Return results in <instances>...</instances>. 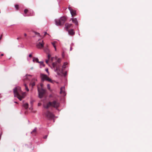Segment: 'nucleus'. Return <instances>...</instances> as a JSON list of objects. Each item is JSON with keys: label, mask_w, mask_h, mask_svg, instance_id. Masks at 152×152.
I'll return each mask as SVG.
<instances>
[{"label": "nucleus", "mask_w": 152, "mask_h": 152, "mask_svg": "<svg viewBox=\"0 0 152 152\" xmlns=\"http://www.w3.org/2000/svg\"><path fill=\"white\" fill-rule=\"evenodd\" d=\"M13 92L15 96L17 97L20 101H21L25 97V93L21 91L20 87L18 86L14 88Z\"/></svg>", "instance_id": "nucleus-1"}, {"label": "nucleus", "mask_w": 152, "mask_h": 152, "mask_svg": "<svg viewBox=\"0 0 152 152\" xmlns=\"http://www.w3.org/2000/svg\"><path fill=\"white\" fill-rule=\"evenodd\" d=\"M60 103L56 100H54L52 102H49L47 104H44L43 107L44 108L48 109L49 107H52L56 109L60 106Z\"/></svg>", "instance_id": "nucleus-2"}, {"label": "nucleus", "mask_w": 152, "mask_h": 152, "mask_svg": "<svg viewBox=\"0 0 152 152\" xmlns=\"http://www.w3.org/2000/svg\"><path fill=\"white\" fill-rule=\"evenodd\" d=\"M55 70L57 72L58 75H61L63 74L64 76H65L66 74V72H64L63 71L65 69V67H55Z\"/></svg>", "instance_id": "nucleus-3"}, {"label": "nucleus", "mask_w": 152, "mask_h": 152, "mask_svg": "<svg viewBox=\"0 0 152 152\" xmlns=\"http://www.w3.org/2000/svg\"><path fill=\"white\" fill-rule=\"evenodd\" d=\"M66 20L65 17H61L59 20H55L56 24L57 26H62Z\"/></svg>", "instance_id": "nucleus-4"}, {"label": "nucleus", "mask_w": 152, "mask_h": 152, "mask_svg": "<svg viewBox=\"0 0 152 152\" xmlns=\"http://www.w3.org/2000/svg\"><path fill=\"white\" fill-rule=\"evenodd\" d=\"M28 76H31V75H27L24 77V78L23 79V81L24 83V86H25V89L26 91H29V89L28 88V87L26 85V83H27L29 80V79L28 77Z\"/></svg>", "instance_id": "nucleus-5"}, {"label": "nucleus", "mask_w": 152, "mask_h": 152, "mask_svg": "<svg viewBox=\"0 0 152 152\" xmlns=\"http://www.w3.org/2000/svg\"><path fill=\"white\" fill-rule=\"evenodd\" d=\"M38 91L39 97L40 98H42L45 93V90L43 88H40L39 87H38Z\"/></svg>", "instance_id": "nucleus-6"}, {"label": "nucleus", "mask_w": 152, "mask_h": 152, "mask_svg": "<svg viewBox=\"0 0 152 152\" xmlns=\"http://www.w3.org/2000/svg\"><path fill=\"white\" fill-rule=\"evenodd\" d=\"M41 76L42 81H44L45 80L51 83H53V81L51 79L48 77L46 75L41 74Z\"/></svg>", "instance_id": "nucleus-7"}, {"label": "nucleus", "mask_w": 152, "mask_h": 152, "mask_svg": "<svg viewBox=\"0 0 152 152\" xmlns=\"http://www.w3.org/2000/svg\"><path fill=\"white\" fill-rule=\"evenodd\" d=\"M46 116L49 119H51L53 118L54 117V115L50 112L49 111H47L45 114Z\"/></svg>", "instance_id": "nucleus-8"}, {"label": "nucleus", "mask_w": 152, "mask_h": 152, "mask_svg": "<svg viewBox=\"0 0 152 152\" xmlns=\"http://www.w3.org/2000/svg\"><path fill=\"white\" fill-rule=\"evenodd\" d=\"M44 52H45L47 54H48V58H49L50 56H51V55L50 54V50L48 49V48H46L44 49Z\"/></svg>", "instance_id": "nucleus-9"}, {"label": "nucleus", "mask_w": 152, "mask_h": 152, "mask_svg": "<svg viewBox=\"0 0 152 152\" xmlns=\"http://www.w3.org/2000/svg\"><path fill=\"white\" fill-rule=\"evenodd\" d=\"M68 9L70 11L71 14L72 15V16H75L76 15V11L72 10L69 7Z\"/></svg>", "instance_id": "nucleus-10"}, {"label": "nucleus", "mask_w": 152, "mask_h": 152, "mask_svg": "<svg viewBox=\"0 0 152 152\" xmlns=\"http://www.w3.org/2000/svg\"><path fill=\"white\" fill-rule=\"evenodd\" d=\"M65 90V88L64 86L61 87V88L60 93L64 96L66 95V93Z\"/></svg>", "instance_id": "nucleus-11"}, {"label": "nucleus", "mask_w": 152, "mask_h": 152, "mask_svg": "<svg viewBox=\"0 0 152 152\" xmlns=\"http://www.w3.org/2000/svg\"><path fill=\"white\" fill-rule=\"evenodd\" d=\"M61 61V59L60 58H57L56 60V61L54 62H53L52 63L53 66H55L57 64L60 63Z\"/></svg>", "instance_id": "nucleus-12"}, {"label": "nucleus", "mask_w": 152, "mask_h": 152, "mask_svg": "<svg viewBox=\"0 0 152 152\" xmlns=\"http://www.w3.org/2000/svg\"><path fill=\"white\" fill-rule=\"evenodd\" d=\"M42 43L39 42L37 45V47L38 48H41L44 47V43L43 42V41H42Z\"/></svg>", "instance_id": "nucleus-13"}, {"label": "nucleus", "mask_w": 152, "mask_h": 152, "mask_svg": "<svg viewBox=\"0 0 152 152\" xmlns=\"http://www.w3.org/2000/svg\"><path fill=\"white\" fill-rule=\"evenodd\" d=\"M57 58V57L56 56L55 57H50L49 58H48V59H49V61H50L51 62H52L53 61H56V60Z\"/></svg>", "instance_id": "nucleus-14"}, {"label": "nucleus", "mask_w": 152, "mask_h": 152, "mask_svg": "<svg viewBox=\"0 0 152 152\" xmlns=\"http://www.w3.org/2000/svg\"><path fill=\"white\" fill-rule=\"evenodd\" d=\"M72 20L73 23H74L76 25H78V22L76 18H72Z\"/></svg>", "instance_id": "nucleus-15"}, {"label": "nucleus", "mask_w": 152, "mask_h": 152, "mask_svg": "<svg viewBox=\"0 0 152 152\" xmlns=\"http://www.w3.org/2000/svg\"><path fill=\"white\" fill-rule=\"evenodd\" d=\"M72 25V24L66 23L65 25V27L67 30L68 29L70 28Z\"/></svg>", "instance_id": "nucleus-16"}, {"label": "nucleus", "mask_w": 152, "mask_h": 152, "mask_svg": "<svg viewBox=\"0 0 152 152\" xmlns=\"http://www.w3.org/2000/svg\"><path fill=\"white\" fill-rule=\"evenodd\" d=\"M68 33L69 34L73 35L75 34V33L73 29H71L68 31Z\"/></svg>", "instance_id": "nucleus-17"}, {"label": "nucleus", "mask_w": 152, "mask_h": 152, "mask_svg": "<svg viewBox=\"0 0 152 152\" xmlns=\"http://www.w3.org/2000/svg\"><path fill=\"white\" fill-rule=\"evenodd\" d=\"M23 106L26 109H27L28 108V103H26L23 104Z\"/></svg>", "instance_id": "nucleus-18"}, {"label": "nucleus", "mask_w": 152, "mask_h": 152, "mask_svg": "<svg viewBox=\"0 0 152 152\" xmlns=\"http://www.w3.org/2000/svg\"><path fill=\"white\" fill-rule=\"evenodd\" d=\"M33 61L34 62L38 63L39 62V59L37 58L33 57Z\"/></svg>", "instance_id": "nucleus-19"}, {"label": "nucleus", "mask_w": 152, "mask_h": 152, "mask_svg": "<svg viewBox=\"0 0 152 152\" xmlns=\"http://www.w3.org/2000/svg\"><path fill=\"white\" fill-rule=\"evenodd\" d=\"M28 10L27 9H25L24 10V14H23V15L25 17L28 16L29 15L26 14V13L28 12Z\"/></svg>", "instance_id": "nucleus-20"}, {"label": "nucleus", "mask_w": 152, "mask_h": 152, "mask_svg": "<svg viewBox=\"0 0 152 152\" xmlns=\"http://www.w3.org/2000/svg\"><path fill=\"white\" fill-rule=\"evenodd\" d=\"M37 130L36 129H35L33 131L31 132V133L33 135H36V134Z\"/></svg>", "instance_id": "nucleus-21"}, {"label": "nucleus", "mask_w": 152, "mask_h": 152, "mask_svg": "<svg viewBox=\"0 0 152 152\" xmlns=\"http://www.w3.org/2000/svg\"><path fill=\"white\" fill-rule=\"evenodd\" d=\"M34 79H33L32 80L31 82L30 83V85H31L32 87H33L35 85L34 82Z\"/></svg>", "instance_id": "nucleus-22"}, {"label": "nucleus", "mask_w": 152, "mask_h": 152, "mask_svg": "<svg viewBox=\"0 0 152 152\" xmlns=\"http://www.w3.org/2000/svg\"><path fill=\"white\" fill-rule=\"evenodd\" d=\"M38 63H39L40 64V66H45V65L44 64L43 61H39V62H38Z\"/></svg>", "instance_id": "nucleus-23"}, {"label": "nucleus", "mask_w": 152, "mask_h": 152, "mask_svg": "<svg viewBox=\"0 0 152 152\" xmlns=\"http://www.w3.org/2000/svg\"><path fill=\"white\" fill-rule=\"evenodd\" d=\"M47 88H48V89L50 91H51V90L50 89V85L49 84H48L47 85Z\"/></svg>", "instance_id": "nucleus-24"}, {"label": "nucleus", "mask_w": 152, "mask_h": 152, "mask_svg": "<svg viewBox=\"0 0 152 152\" xmlns=\"http://www.w3.org/2000/svg\"><path fill=\"white\" fill-rule=\"evenodd\" d=\"M56 42L55 41L53 42H52L51 43L53 45L54 48H55V46H56L55 45V44H56Z\"/></svg>", "instance_id": "nucleus-25"}, {"label": "nucleus", "mask_w": 152, "mask_h": 152, "mask_svg": "<svg viewBox=\"0 0 152 152\" xmlns=\"http://www.w3.org/2000/svg\"><path fill=\"white\" fill-rule=\"evenodd\" d=\"M49 61V59H48H48H46L45 60V62H46V63H47V64H48V66H50V64H48Z\"/></svg>", "instance_id": "nucleus-26"}, {"label": "nucleus", "mask_w": 152, "mask_h": 152, "mask_svg": "<svg viewBox=\"0 0 152 152\" xmlns=\"http://www.w3.org/2000/svg\"><path fill=\"white\" fill-rule=\"evenodd\" d=\"M15 9L18 10V5L17 4H16L15 5Z\"/></svg>", "instance_id": "nucleus-27"}, {"label": "nucleus", "mask_w": 152, "mask_h": 152, "mask_svg": "<svg viewBox=\"0 0 152 152\" xmlns=\"http://www.w3.org/2000/svg\"><path fill=\"white\" fill-rule=\"evenodd\" d=\"M68 64V63L67 62H65L64 63V65H63V66H66Z\"/></svg>", "instance_id": "nucleus-28"}, {"label": "nucleus", "mask_w": 152, "mask_h": 152, "mask_svg": "<svg viewBox=\"0 0 152 152\" xmlns=\"http://www.w3.org/2000/svg\"><path fill=\"white\" fill-rule=\"evenodd\" d=\"M43 84L41 83L40 84V86L41 88H43Z\"/></svg>", "instance_id": "nucleus-29"}, {"label": "nucleus", "mask_w": 152, "mask_h": 152, "mask_svg": "<svg viewBox=\"0 0 152 152\" xmlns=\"http://www.w3.org/2000/svg\"><path fill=\"white\" fill-rule=\"evenodd\" d=\"M32 53H31V54H30L29 55L28 57L29 58H31L32 56Z\"/></svg>", "instance_id": "nucleus-30"}, {"label": "nucleus", "mask_w": 152, "mask_h": 152, "mask_svg": "<svg viewBox=\"0 0 152 152\" xmlns=\"http://www.w3.org/2000/svg\"><path fill=\"white\" fill-rule=\"evenodd\" d=\"M27 60L28 61H29L30 60H31V58H29V57H27Z\"/></svg>", "instance_id": "nucleus-31"}, {"label": "nucleus", "mask_w": 152, "mask_h": 152, "mask_svg": "<svg viewBox=\"0 0 152 152\" xmlns=\"http://www.w3.org/2000/svg\"><path fill=\"white\" fill-rule=\"evenodd\" d=\"M35 34L38 35H39V33H37V32H35Z\"/></svg>", "instance_id": "nucleus-32"}, {"label": "nucleus", "mask_w": 152, "mask_h": 152, "mask_svg": "<svg viewBox=\"0 0 152 152\" xmlns=\"http://www.w3.org/2000/svg\"><path fill=\"white\" fill-rule=\"evenodd\" d=\"M47 136H48L47 135H45L44 137L43 138L45 139H46L47 138Z\"/></svg>", "instance_id": "nucleus-33"}, {"label": "nucleus", "mask_w": 152, "mask_h": 152, "mask_svg": "<svg viewBox=\"0 0 152 152\" xmlns=\"http://www.w3.org/2000/svg\"><path fill=\"white\" fill-rule=\"evenodd\" d=\"M45 71H46V72L48 73L49 74V72H48V69H45Z\"/></svg>", "instance_id": "nucleus-34"}, {"label": "nucleus", "mask_w": 152, "mask_h": 152, "mask_svg": "<svg viewBox=\"0 0 152 152\" xmlns=\"http://www.w3.org/2000/svg\"><path fill=\"white\" fill-rule=\"evenodd\" d=\"M46 34H48L47 32H44V35H46Z\"/></svg>", "instance_id": "nucleus-35"}, {"label": "nucleus", "mask_w": 152, "mask_h": 152, "mask_svg": "<svg viewBox=\"0 0 152 152\" xmlns=\"http://www.w3.org/2000/svg\"><path fill=\"white\" fill-rule=\"evenodd\" d=\"M72 47H70V50L71 51L72 50Z\"/></svg>", "instance_id": "nucleus-36"}, {"label": "nucleus", "mask_w": 152, "mask_h": 152, "mask_svg": "<svg viewBox=\"0 0 152 152\" xmlns=\"http://www.w3.org/2000/svg\"><path fill=\"white\" fill-rule=\"evenodd\" d=\"M2 35H1L0 37V40L1 39V38H2Z\"/></svg>", "instance_id": "nucleus-37"}, {"label": "nucleus", "mask_w": 152, "mask_h": 152, "mask_svg": "<svg viewBox=\"0 0 152 152\" xmlns=\"http://www.w3.org/2000/svg\"><path fill=\"white\" fill-rule=\"evenodd\" d=\"M24 35L26 37V35H27V34H26V33H25L24 34Z\"/></svg>", "instance_id": "nucleus-38"}, {"label": "nucleus", "mask_w": 152, "mask_h": 152, "mask_svg": "<svg viewBox=\"0 0 152 152\" xmlns=\"http://www.w3.org/2000/svg\"><path fill=\"white\" fill-rule=\"evenodd\" d=\"M55 48V50L56 51V46H55V48Z\"/></svg>", "instance_id": "nucleus-39"}, {"label": "nucleus", "mask_w": 152, "mask_h": 152, "mask_svg": "<svg viewBox=\"0 0 152 152\" xmlns=\"http://www.w3.org/2000/svg\"><path fill=\"white\" fill-rule=\"evenodd\" d=\"M3 55H4L3 54H1V56H3Z\"/></svg>", "instance_id": "nucleus-40"}, {"label": "nucleus", "mask_w": 152, "mask_h": 152, "mask_svg": "<svg viewBox=\"0 0 152 152\" xmlns=\"http://www.w3.org/2000/svg\"><path fill=\"white\" fill-rule=\"evenodd\" d=\"M34 14H31V15H30V16H32V15H34Z\"/></svg>", "instance_id": "nucleus-41"}, {"label": "nucleus", "mask_w": 152, "mask_h": 152, "mask_svg": "<svg viewBox=\"0 0 152 152\" xmlns=\"http://www.w3.org/2000/svg\"><path fill=\"white\" fill-rule=\"evenodd\" d=\"M19 39V38L18 37L17 38V39H18V40Z\"/></svg>", "instance_id": "nucleus-42"}, {"label": "nucleus", "mask_w": 152, "mask_h": 152, "mask_svg": "<svg viewBox=\"0 0 152 152\" xmlns=\"http://www.w3.org/2000/svg\"><path fill=\"white\" fill-rule=\"evenodd\" d=\"M31 108H29V109H30H30H31Z\"/></svg>", "instance_id": "nucleus-43"}, {"label": "nucleus", "mask_w": 152, "mask_h": 152, "mask_svg": "<svg viewBox=\"0 0 152 152\" xmlns=\"http://www.w3.org/2000/svg\"><path fill=\"white\" fill-rule=\"evenodd\" d=\"M15 102L16 103H17V102Z\"/></svg>", "instance_id": "nucleus-44"}]
</instances>
